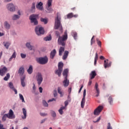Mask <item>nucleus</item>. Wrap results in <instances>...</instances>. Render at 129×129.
<instances>
[{"label":"nucleus","instance_id":"f257e3e1","mask_svg":"<svg viewBox=\"0 0 129 129\" xmlns=\"http://www.w3.org/2000/svg\"><path fill=\"white\" fill-rule=\"evenodd\" d=\"M56 36L58 37L57 43L58 45H61V46H65V42L64 41H66L67 39H68V36L67 35V31H66L64 32V35L61 37L60 36V33L58 31H56L55 32Z\"/></svg>","mask_w":129,"mask_h":129},{"label":"nucleus","instance_id":"f03ea898","mask_svg":"<svg viewBox=\"0 0 129 129\" xmlns=\"http://www.w3.org/2000/svg\"><path fill=\"white\" fill-rule=\"evenodd\" d=\"M68 69H66L64 70L62 75L64 77V80L63 81V85L64 87H68L69 85V80H68Z\"/></svg>","mask_w":129,"mask_h":129},{"label":"nucleus","instance_id":"7ed1b4c3","mask_svg":"<svg viewBox=\"0 0 129 129\" xmlns=\"http://www.w3.org/2000/svg\"><path fill=\"white\" fill-rule=\"evenodd\" d=\"M61 18L60 16H58V14H57V17L55 19V23H54V29L55 30H58L59 29V31H62L63 28L61 25V22H60Z\"/></svg>","mask_w":129,"mask_h":129},{"label":"nucleus","instance_id":"20e7f679","mask_svg":"<svg viewBox=\"0 0 129 129\" xmlns=\"http://www.w3.org/2000/svg\"><path fill=\"white\" fill-rule=\"evenodd\" d=\"M38 15L32 14L29 17V20H30V23L32 26H37L38 25Z\"/></svg>","mask_w":129,"mask_h":129},{"label":"nucleus","instance_id":"39448f33","mask_svg":"<svg viewBox=\"0 0 129 129\" xmlns=\"http://www.w3.org/2000/svg\"><path fill=\"white\" fill-rule=\"evenodd\" d=\"M36 61L41 65H45L48 63V57L47 56L41 57L36 58Z\"/></svg>","mask_w":129,"mask_h":129},{"label":"nucleus","instance_id":"423d86ee","mask_svg":"<svg viewBox=\"0 0 129 129\" xmlns=\"http://www.w3.org/2000/svg\"><path fill=\"white\" fill-rule=\"evenodd\" d=\"M35 33L37 36H42L45 34L44 28L40 26H37L35 29Z\"/></svg>","mask_w":129,"mask_h":129},{"label":"nucleus","instance_id":"0eeeda50","mask_svg":"<svg viewBox=\"0 0 129 129\" xmlns=\"http://www.w3.org/2000/svg\"><path fill=\"white\" fill-rule=\"evenodd\" d=\"M21 16H23V11L18 10L17 11V14H14L12 17V21H18L21 18Z\"/></svg>","mask_w":129,"mask_h":129},{"label":"nucleus","instance_id":"6e6552de","mask_svg":"<svg viewBox=\"0 0 129 129\" xmlns=\"http://www.w3.org/2000/svg\"><path fill=\"white\" fill-rule=\"evenodd\" d=\"M63 64L62 62H59L58 64V70H55V73L56 75H58L59 77L61 76V73L63 70Z\"/></svg>","mask_w":129,"mask_h":129},{"label":"nucleus","instance_id":"1a4fd4ad","mask_svg":"<svg viewBox=\"0 0 129 129\" xmlns=\"http://www.w3.org/2000/svg\"><path fill=\"white\" fill-rule=\"evenodd\" d=\"M36 78L37 81V84L41 85L42 82H43V76H42V74L41 73H37Z\"/></svg>","mask_w":129,"mask_h":129},{"label":"nucleus","instance_id":"9d476101","mask_svg":"<svg viewBox=\"0 0 129 129\" xmlns=\"http://www.w3.org/2000/svg\"><path fill=\"white\" fill-rule=\"evenodd\" d=\"M52 2H53V0H48L46 13H51V12H53V9L51 7V6H52Z\"/></svg>","mask_w":129,"mask_h":129},{"label":"nucleus","instance_id":"9b49d317","mask_svg":"<svg viewBox=\"0 0 129 129\" xmlns=\"http://www.w3.org/2000/svg\"><path fill=\"white\" fill-rule=\"evenodd\" d=\"M7 9L9 11V12H12L14 13V12H16V7L14 4L10 3L7 5Z\"/></svg>","mask_w":129,"mask_h":129},{"label":"nucleus","instance_id":"f8f14e48","mask_svg":"<svg viewBox=\"0 0 129 129\" xmlns=\"http://www.w3.org/2000/svg\"><path fill=\"white\" fill-rule=\"evenodd\" d=\"M103 109V106H99L94 111V114L95 115H99L101 111Z\"/></svg>","mask_w":129,"mask_h":129},{"label":"nucleus","instance_id":"ddd939ff","mask_svg":"<svg viewBox=\"0 0 129 129\" xmlns=\"http://www.w3.org/2000/svg\"><path fill=\"white\" fill-rule=\"evenodd\" d=\"M86 96V89H84L83 92V98L81 102V106L82 108H84L85 104V96Z\"/></svg>","mask_w":129,"mask_h":129},{"label":"nucleus","instance_id":"4468645a","mask_svg":"<svg viewBox=\"0 0 129 129\" xmlns=\"http://www.w3.org/2000/svg\"><path fill=\"white\" fill-rule=\"evenodd\" d=\"M7 114L8 116V118L10 119H13V118H15V117H16L15 114H14V111L12 109L9 110V112Z\"/></svg>","mask_w":129,"mask_h":129},{"label":"nucleus","instance_id":"2eb2a0df","mask_svg":"<svg viewBox=\"0 0 129 129\" xmlns=\"http://www.w3.org/2000/svg\"><path fill=\"white\" fill-rule=\"evenodd\" d=\"M36 8L39 11H44V7H43V3L41 2L37 3L36 5Z\"/></svg>","mask_w":129,"mask_h":129},{"label":"nucleus","instance_id":"dca6fc26","mask_svg":"<svg viewBox=\"0 0 129 129\" xmlns=\"http://www.w3.org/2000/svg\"><path fill=\"white\" fill-rule=\"evenodd\" d=\"M7 72H8V69L6 67H4L3 69H0L1 76H4V75L7 73Z\"/></svg>","mask_w":129,"mask_h":129},{"label":"nucleus","instance_id":"f3484780","mask_svg":"<svg viewBox=\"0 0 129 129\" xmlns=\"http://www.w3.org/2000/svg\"><path fill=\"white\" fill-rule=\"evenodd\" d=\"M25 46L27 49H29L30 51H32L33 50V48H34V46L32 45L31 44V42L30 41H28L26 43Z\"/></svg>","mask_w":129,"mask_h":129},{"label":"nucleus","instance_id":"a211bd4d","mask_svg":"<svg viewBox=\"0 0 129 129\" xmlns=\"http://www.w3.org/2000/svg\"><path fill=\"white\" fill-rule=\"evenodd\" d=\"M4 28L6 30H10L11 29V24L8 21H5L4 23Z\"/></svg>","mask_w":129,"mask_h":129},{"label":"nucleus","instance_id":"6ab92c4d","mask_svg":"<svg viewBox=\"0 0 129 129\" xmlns=\"http://www.w3.org/2000/svg\"><path fill=\"white\" fill-rule=\"evenodd\" d=\"M22 112L23 115L21 116L22 119H26L27 118V110L25 109V108H22Z\"/></svg>","mask_w":129,"mask_h":129},{"label":"nucleus","instance_id":"aec40b11","mask_svg":"<svg viewBox=\"0 0 129 129\" xmlns=\"http://www.w3.org/2000/svg\"><path fill=\"white\" fill-rule=\"evenodd\" d=\"M18 73L20 74V75H24L25 73V68H24V67L22 66L19 68Z\"/></svg>","mask_w":129,"mask_h":129},{"label":"nucleus","instance_id":"412c9836","mask_svg":"<svg viewBox=\"0 0 129 129\" xmlns=\"http://www.w3.org/2000/svg\"><path fill=\"white\" fill-rule=\"evenodd\" d=\"M95 88L96 89V93H97L96 96L97 97H98V96H99L100 92L99 91V88H98V84L97 83H96L95 84Z\"/></svg>","mask_w":129,"mask_h":129},{"label":"nucleus","instance_id":"4be33fe9","mask_svg":"<svg viewBox=\"0 0 129 129\" xmlns=\"http://www.w3.org/2000/svg\"><path fill=\"white\" fill-rule=\"evenodd\" d=\"M5 112H4L3 113L2 112L1 113V115H3L2 117V120L3 121H6V120H7V117H8V118H9V116H8V114H4V113H5Z\"/></svg>","mask_w":129,"mask_h":129},{"label":"nucleus","instance_id":"5701e85b","mask_svg":"<svg viewBox=\"0 0 129 129\" xmlns=\"http://www.w3.org/2000/svg\"><path fill=\"white\" fill-rule=\"evenodd\" d=\"M69 54V51H65L62 56L63 60H66L67 59V57H68V55Z\"/></svg>","mask_w":129,"mask_h":129},{"label":"nucleus","instance_id":"b1692460","mask_svg":"<svg viewBox=\"0 0 129 129\" xmlns=\"http://www.w3.org/2000/svg\"><path fill=\"white\" fill-rule=\"evenodd\" d=\"M65 51V48L64 47H60L58 52H59V56H62V53L63 52Z\"/></svg>","mask_w":129,"mask_h":129},{"label":"nucleus","instance_id":"393cba45","mask_svg":"<svg viewBox=\"0 0 129 129\" xmlns=\"http://www.w3.org/2000/svg\"><path fill=\"white\" fill-rule=\"evenodd\" d=\"M90 79H93L96 76V73L95 71H92L90 74Z\"/></svg>","mask_w":129,"mask_h":129},{"label":"nucleus","instance_id":"a878e982","mask_svg":"<svg viewBox=\"0 0 129 129\" xmlns=\"http://www.w3.org/2000/svg\"><path fill=\"white\" fill-rule=\"evenodd\" d=\"M55 55H56V49H53L50 52V58H51V59H53L55 57Z\"/></svg>","mask_w":129,"mask_h":129},{"label":"nucleus","instance_id":"bb28decb","mask_svg":"<svg viewBox=\"0 0 129 129\" xmlns=\"http://www.w3.org/2000/svg\"><path fill=\"white\" fill-rule=\"evenodd\" d=\"M25 79H26L25 77H23L21 79V85L22 87H25L26 86V83H25Z\"/></svg>","mask_w":129,"mask_h":129},{"label":"nucleus","instance_id":"cd10ccee","mask_svg":"<svg viewBox=\"0 0 129 129\" xmlns=\"http://www.w3.org/2000/svg\"><path fill=\"white\" fill-rule=\"evenodd\" d=\"M27 72L28 74H30V75L33 73V66L32 65L29 66V68L27 70Z\"/></svg>","mask_w":129,"mask_h":129},{"label":"nucleus","instance_id":"c85d7f7f","mask_svg":"<svg viewBox=\"0 0 129 129\" xmlns=\"http://www.w3.org/2000/svg\"><path fill=\"white\" fill-rule=\"evenodd\" d=\"M3 44L5 47L7 49H9V47L11 45V43L10 42H4Z\"/></svg>","mask_w":129,"mask_h":129},{"label":"nucleus","instance_id":"c756f323","mask_svg":"<svg viewBox=\"0 0 129 129\" xmlns=\"http://www.w3.org/2000/svg\"><path fill=\"white\" fill-rule=\"evenodd\" d=\"M30 11L32 13H35V11H36V7L35 6V3H32V5Z\"/></svg>","mask_w":129,"mask_h":129},{"label":"nucleus","instance_id":"7c9ffc66","mask_svg":"<svg viewBox=\"0 0 129 129\" xmlns=\"http://www.w3.org/2000/svg\"><path fill=\"white\" fill-rule=\"evenodd\" d=\"M111 65V62H110V63H108V62H106V60H104V68L106 69L107 68V67H110Z\"/></svg>","mask_w":129,"mask_h":129},{"label":"nucleus","instance_id":"2f4dec72","mask_svg":"<svg viewBox=\"0 0 129 129\" xmlns=\"http://www.w3.org/2000/svg\"><path fill=\"white\" fill-rule=\"evenodd\" d=\"M16 57H17V53H16V51H14L11 57L9 58V61L11 62V61H12V59H14V58H15Z\"/></svg>","mask_w":129,"mask_h":129},{"label":"nucleus","instance_id":"473e14b6","mask_svg":"<svg viewBox=\"0 0 129 129\" xmlns=\"http://www.w3.org/2000/svg\"><path fill=\"white\" fill-rule=\"evenodd\" d=\"M50 113L52 117H53V118H55V117L57 116V115L56 114V112H55V111L54 110H51Z\"/></svg>","mask_w":129,"mask_h":129},{"label":"nucleus","instance_id":"72a5a7b5","mask_svg":"<svg viewBox=\"0 0 129 129\" xmlns=\"http://www.w3.org/2000/svg\"><path fill=\"white\" fill-rule=\"evenodd\" d=\"M108 102L110 105H112L113 104V99H112V97H109L108 99Z\"/></svg>","mask_w":129,"mask_h":129},{"label":"nucleus","instance_id":"f704fd0d","mask_svg":"<svg viewBox=\"0 0 129 129\" xmlns=\"http://www.w3.org/2000/svg\"><path fill=\"white\" fill-rule=\"evenodd\" d=\"M10 77H11L10 73H8L7 74L6 76L4 78V80H5V81H8V80L10 79Z\"/></svg>","mask_w":129,"mask_h":129},{"label":"nucleus","instance_id":"c9c22d12","mask_svg":"<svg viewBox=\"0 0 129 129\" xmlns=\"http://www.w3.org/2000/svg\"><path fill=\"white\" fill-rule=\"evenodd\" d=\"M52 40V37L51 35H49L48 36H46V37L44 38V41H51Z\"/></svg>","mask_w":129,"mask_h":129},{"label":"nucleus","instance_id":"e433bc0d","mask_svg":"<svg viewBox=\"0 0 129 129\" xmlns=\"http://www.w3.org/2000/svg\"><path fill=\"white\" fill-rule=\"evenodd\" d=\"M72 35L75 40H77V33L76 32H73Z\"/></svg>","mask_w":129,"mask_h":129},{"label":"nucleus","instance_id":"4c0bfd02","mask_svg":"<svg viewBox=\"0 0 129 129\" xmlns=\"http://www.w3.org/2000/svg\"><path fill=\"white\" fill-rule=\"evenodd\" d=\"M41 22H42V23H44L45 25L48 23V20L45 18H41L40 19Z\"/></svg>","mask_w":129,"mask_h":129},{"label":"nucleus","instance_id":"58836bf2","mask_svg":"<svg viewBox=\"0 0 129 129\" xmlns=\"http://www.w3.org/2000/svg\"><path fill=\"white\" fill-rule=\"evenodd\" d=\"M19 98L21 100H22V102L25 103L26 101H25V99L24 98V96H23V95L21 94H19Z\"/></svg>","mask_w":129,"mask_h":129},{"label":"nucleus","instance_id":"ea45409f","mask_svg":"<svg viewBox=\"0 0 129 129\" xmlns=\"http://www.w3.org/2000/svg\"><path fill=\"white\" fill-rule=\"evenodd\" d=\"M9 87L13 90L15 88V87H14V84L12 82H10L9 83Z\"/></svg>","mask_w":129,"mask_h":129},{"label":"nucleus","instance_id":"a19ab883","mask_svg":"<svg viewBox=\"0 0 129 129\" xmlns=\"http://www.w3.org/2000/svg\"><path fill=\"white\" fill-rule=\"evenodd\" d=\"M98 59V54L97 53H96L95 56V60H94V65H96V62H97V60Z\"/></svg>","mask_w":129,"mask_h":129},{"label":"nucleus","instance_id":"79ce46f5","mask_svg":"<svg viewBox=\"0 0 129 129\" xmlns=\"http://www.w3.org/2000/svg\"><path fill=\"white\" fill-rule=\"evenodd\" d=\"M73 18V13H71L67 15V18L68 19H72Z\"/></svg>","mask_w":129,"mask_h":129},{"label":"nucleus","instance_id":"37998d69","mask_svg":"<svg viewBox=\"0 0 129 129\" xmlns=\"http://www.w3.org/2000/svg\"><path fill=\"white\" fill-rule=\"evenodd\" d=\"M43 105L45 107H48L49 106V105L48 104V103L45 100H43L42 102Z\"/></svg>","mask_w":129,"mask_h":129},{"label":"nucleus","instance_id":"c03bdc74","mask_svg":"<svg viewBox=\"0 0 129 129\" xmlns=\"http://www.w3.org/2000/svg\"><path fill=\"white\" fill-rule=\"evenodd\" d=\"M54 97H57L58 96V93L57 92V90H54L53 92Z\"/></svg>","mask_w":129,"mask_h":129},{"label":"nucleus","instance_id":"a18cd8bd","mask_svg":"<svg viewBox=\"0 0 129 129\" xmlns=\"http://www.w3.org/2000/svg\"><path fill=\"white\" fill-rule=\"evenodd\" d=\"M32 92L33 94H35V95H38V94H39V92L37 91V90H32Z\"/></svg>","mask_w":129,"mask_h":129},{"label":"nucleus","instance_id":"49530a36","mask_svg":"<svg viewBox=\"0 0 129 129\" xmlns=\"http://www.w3.org/2000/svg\"><path fill=\"white\" fill-rule=\"evenodd\" d=\"M39 114L41 116H47V115H48L47 113L43 112H40Z\"/></svg>","mask_w":129,"mask_h":129},{"label":"nucleus","instance_id":"de8ad7c7","mask_svg":"<svg viewBox=\"0 0 129 129\" xmlns=\"http://www.w3.org/2000/svg\"><path fill=\"white\" fill-rule=\"evenodd\" d=\"M21 57L22 58V59H25V58L27 57V55L24 53H21Z\"/></svg>","mask_w":129,"mask_h":129},{"label":"nucleus","instance_id":"09e8293b","mask_svg":"<svg viewBox=\"0 0 129 129\" xmlns=\"http://www.w3.org/2000/svg\"><path fill=\"white\" fill-rule=\"evenodd\" d=\"M94 36H93V37L91 38V45H92V44H93V43H95V41L93 40V39H94Z\"/></svg>","mask_w":129,"mask_h":129},{"label":"nucleus","instance_id":"8fccbe9b","mask_svg":"<svg viewBox=\"0 0 129 129\" xmlns=\"http://www.w3.org/2000/svg\"><path fill=\"white\" fill-rule=\"evenodd\" d=\"M58 112H59V114H60V115H62V114H63V113H64L63 110H62L61 109H59L58 110Z\"/></svg>","mask_w":129,"mask_h":129},{"label":"nucleus","instance_id":"3c124183","mask_svg":"<svg viewBox=\"0 0 129 129\" xmlns=\"http://www.w3.org/2000/svg\"><path fill=\"white\" fill-rule=\"evenodd\" d=\"M11 34L12 35H13V36H16V35H17V33H16V31H15L14 30H12L11 31Z\"/></svg>","mask_w":129,"mask_h":129},{"label":"nucleus","instance_id":"603ef678","mask_svg":"<svg viewBox=\"0 0 129 129\" xmlns=\"http://www.w3.org/2000/svg\"><path fill=\"white\" fill-rule=\"evenodd\" d=\"M61 90H62V89L61 88V87H58L57 88L58 93H60V92H62Z\"/></svg>","mask_w":129,"mask_h":129},{"label":"nucleus","instance_id":"864d4df0","mask_svg":"<svg viewBox=\"0 0 129 129\" xmlns=\"http://www.w3.org/2000/svg\"><path fill=\"white\" fill-rule=\"evenodd\" d=\"M52 101H56V99L52 98L48 101V102H52Z\"/></svg>","mask_w":129,"mask_h":129},{"label":"nucleus","instance_id":"5fc2aeb1","mask_svg":"<svg viewBox=\"0 0 129 129\" xmlns=\"http://www.w3.org/2000/svg\"><path fill=\"white\" fill-rule=\"evenodd\" d=\"M97 44L98 46H101V42L100 41L98 40V39H97Z\"/></svg>","mask_w":129,"mask_h":129},{"label":"nucleus","instance_id":"6e6d98bb","mask_svg":"<svg viewBox=\"0 0 129 129\" xmlns=\"http://www.w3.org/2000/svg\"><path fill=\"white\" fill-rule=\"evenodd\" d=\"M32 90H37V88L36 87V85L33 83V86L32 87Z\"/></svg>","mask_w":129,"mask_h":129},{"label":"nucleus","instance_id":"4d7b16f0","mask_svg":"<svg viewBox=\"0 0 129 129\" xmlns=\"http://www.w3.org/2000/svg\"><path fill=\"white\" fill-rule=\"evenodd\" d=\"M91 83H92V81L91 80V79H90L88 84V86H90V85H91Z\"/></svg>","mask_w":129,"mask_h":129},{"label":"nucleus","instance_id":"13d9d810","mask_svg":"<svg viewBox=\"0 0 129 129\" xmlns=\"http://www.w3.org/2000/svg\"><path fill=\"white\" fill-rule=\"evenodd\" d=\"M68 104H69V102H68V101H66L64 102V106H67V105H68Z\"/></svg>","mask_w":129,"mask_h":129},{"label":"nucleus","instance_id":"bf43d9fd","mask_svg":"<svg viewBox=\"0 0 129 129\" xmlns=\"http://www.w3.org/2000/svg\"><path fill=\"white\" fill-rule=\"evenodd\" d=\"M39 92L42 93L43 92V88L41 87L39 88Z\"/></svg>","mask_w":129,"mask_h":129},{"label":"nucleus","instance_id":"052dcab7","mask_svg":"<svg viewBox=\"0 0 129 129\" xmlns=\"http://www.w3.org/2000/svg\"><path fill=\"white\" fill-rule=\"evenodd\" d=\"M0 129H6V128L4 127V124L0 123Z\"/></svg>","mask_w":129,"mask_h":129},{"label":"nucleus","instance_id":"680f3d73","mask_svg":"<svg viewBox=\"0 0 129 129\" xmlns=\"http://www.w3.org/2000/svg\"><path fill=\"white\" fill-rule=\"evenodd\" d=\"M46 118L45 119H42L41 121H40V123H44V122H45V121H46Z\"/></svg>","mask_w":129,"mask_h":129},{"label":"nucleus","instance_id":"e2e57ef3","mask_svg":"<svg viewBox=\"0 0 129 129\" xmlns=\"http://www.w3.org/2000/svg\"><path fill=\"white\" fill-rule=\"evenodd\" d=\"M100 118H101V117H99L97 118V120L96 121H93V122H98V121H99V120H100Z\"/></svg>","mask_w":129,"mask_h":129},{"label":"nucleus","instance_id":"0e129e2a","mask_svg":"<svg viewBox=\"0 0 129 129\" xmlns=\"http://www.w3.org/2000/svg\"><path fill=\"white\" fill-rule=\"evenodd\" d=\"M12 90L14 91L15 94H18V91H17V89H15V88Z\"/></svg>","mask_w":129,"mask_h":129},{"label":"nucleus","instance_id":"69168bd1","mask_svg":"<svg viewBox=\"0 0 129 129\" xmlns=\"http://www.w3.org/2000/svg\"><path fill=\"white\" fill-rule=\"evenodd\" d=\"M83 88V85H82L81 88H80V90L79 91V93H80L81 92V91L82 90V89Z\"/></svg>","mask_w":129,"mask_h":129},{"label":"nucleus","instance_id":"338daca9","mask_svg":"<svg viewBox=\"0 0 129 129\" xmlns=\"http://www.w3.org/2000/svg\"><path fill=\"white\" fill-rule=\"evenodd\" d=\"M59 94H60V97H62V96L64 95V93H63L62 92H60V93H59Z\"/></svg>","mask_w":129,"mask_h":129},{"label":"nucleus","instance_id":"774afa93","mask_svg":"<svg viewBox=\"0 0 129 129\" xmlns=\"http://www.w3.org/2000/svg\"><path fill=\"white\" fill-rule=\"evenodd\" d=\"M65 108H66V106H62V107H61L60 108V109H61V110H63V109H65Z\"/></svg>","mask_w":129,"mask_h":129}]
</instances>
